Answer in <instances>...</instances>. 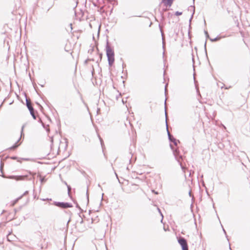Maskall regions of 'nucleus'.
Returning a JSON list of instances; mask_svg holds the SVG:
<instances>
[{"instance_id":"1","label":"nucleus","mask_w":250,"mask_h":250,"mask_svg":"<svg viewBox=\"0 0 250 250\" xmlns=\"http://www.w3.org/2000/svg\"><path fill=\"white\" fill-rule=\"evenodd\" d=\"M106 53L108 58L109 65L110 67H111L113 65L115 61L114 51L109 46H107L106 48Z\"/></svg>"},{"instance_id":"2","label":"nucleus","mask_w":250,"mask_h":250,"mask_svg":"<svg viewBox=\"0 0 250 250\" xmlns=\"http://www.w3.org/2000/svg\"><path fill=\"white\" fill-rule=\"evenodd\" d=\"M174 1V0H161L160 6L163 7L162 10L163 11H167L172 5Z\"/></svg>"},{"instance_id":"3","label":"nucleus","mask_w":250,"mask_h":250,"mask_svg":"<svg viewBox=\"0 0 250 250\" xmlns=\"http://www.w3.org/2000/svg\"><path fill=\"white\" fill-rule=\"evenodd\" d=\"M23 127H22L21 134L20 135L17 136L16 138H14V137L11 138V141L13 143H14L15 144L14 145L9 147V149L14 150L20 145V144L19 143V141L21 137L22 132L23 131Z\"/></svg>"},{"instance_id":"4","label":"nucleus","mask_w":250,"mask_h":250,"mask_svg":"<svg viewBox=\"0 0 250 250\" xmlns=\"http://www.w3.org/2000/svg\"><path fill=\"white\" fill-rule=\"evenodd\" d=\"M26 106L28 107V109L29 110L31 115L32 116V117H33V118L34 119H36V117L35 116V115L34 113V108L32 106V103H31L30 100L29 99H26Z\"/></svg>"},{"instance_id":"5","label":"nucleus","mask_w":250,"mask_h":250,"mask_svg":"<svg viewBox=\"0 0 250 250\" xmlns=\"http://www.w3.org/2000/svg\"><path fill=\"white\" fill-rule=\"evenodd\" d=\"M178 241L182 248V250H188L187 242L185 239L180 237L178 239Z\"/></svg>"},{"instance_id":"6","label":"nucleus","mask_w":250,"mask_h":250,"mask_svg":"<svg viewBox=\"0 0 250 250\" xmlns=\"http://www.w3.org/2000/svg\"><path fill=\"white\" fill-rule=\"evenodd\" d=\"M27 178L26 176H9L8 178L14 179L17 181H22Z\"/></svg>"},{"instance_id":"7","label":"nucleus","mask_w":250,"mask_h":250,"mask_svg":"<svg viewBox=\"0 0 250 250\" xmlns=\"http://www.w3.org/2000/svg\"><path fill=\"white\" fill-rule=\"evenodd\" d=\"M57 206L63 208L72 207V205L68 203H58Z\"/></svg>"},{"instance_id":"8","label":"nucleus","mask_w":250,"mask_h":250,"mask_svg":"<svg viewBox=\"0 0 250 250\" xmlns=\"http://www.w3.org/2000/svg\"><path fill=\"white\" fill-rule=\"evenodd\" d=\"M47 248V244L45 242V240H43L42 241L41 243V249H46Z\"/></svg>"},{"instance_id":"9","label":"nucleus","mask_w":250,"mask_h":250,"mask_svg":"<svg viewBox=\"0 0 250 250\" xmlns=\"http://www.w3.org/2000/svg\"><path fill=\"white\" fill-rule=\"evenodd\" d=\"M21 198V197H19L18 198H17L16 199H15V200H14L12 202L11 204V207H14L15 204H16L19 201V200Z\"/></svg>"},{"instance_id":"10","label":"nucleus","mask_w":250,"mask_h":250,"mask_svg":"<svg viewBox=\"0 0 250 250\" xmlns=\"http://www.w3.org/2000/svg\"><path fill=\"white\" fill-rule=\"evenodd\" d=\"M39 177L40 180L42 184L46 182V179H45V178L44 177H43L41 175H39Z\"/></svg>"},{"instance_id":"11","label":"nucleus","mask_w":250,"mask_h":250,"mask_svg":"<svg viewBox=\"0 0 250 250\" xmlns=\"http://www.w3.org/2000/svg\"><path fill=\"white\" fill-rule=\"evenodd\" d=\"M196 108H199L201 110L204 111L205 110V107L204 106H203L201 104H200L199 106L197 105L196 106Z\"/></svg>"},{"instance_id":"12","label":"nucleus","mask_w":250,"mask_h":250,"mask_svg":"<svg viewBox=\"0 0 250 250\" xmlns=\"http://www.w3.org/2000/svg\"><path fill=\"white\" fill-rule=\"evenodd\" d=\"M76 72H77V66L76 65L75 66L74 70V73L75 75H76Z\"/></svg>"},{"instance_id":"13","label":"nucleus","mask_w":250,"mask_h":250,"mask_svg":"<svg viewBox=\"0 0 250 250\" xmlns=\"http://www.w3.org/2000/svg\"><path fill=\"white\" fill-rule=\"evenodd\" d=\"M175 15H176V16H180V15H182V12H176L175 13Z\"/></svg>"},{"instance_id":"14","label":"nucleus","mask_w":250,"mask_h":250,"mask_svg":"<svg viewBox=\"0 0 250 250\" xmlns=\"http://www.w3.org/2000/svg\"><path fill=\"white\" fill-rule=\"evenodd\" d=\"M53 155H54V154H51V152H50V153H49L48 154V155H50V156H51V157H53V156H53Z\"/></svg>"},{"instance_id":"15","label":"nucleus","mask_w":250,"mask_h":250,"mask_svg":"<svg viewBox=\"0 0 250 250\" xmlns=\"http://www.w3.org/2000/svg\"><path fill=\"white\" fill-rule=\"evenodd\" d=\"M152 192H154L156 194H158V192L156 191H155L154 190H152Z\"/></svg>"}]
</instances>
